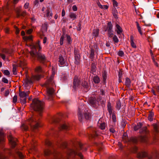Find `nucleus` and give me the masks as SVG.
I'll use <instances>...</instances> for the list:
<instances>
[{"instance_id":"obj_1","label":"nucleus","mask_w":159,"mask_h":159,"mask_svg":"<svg viewBox=\"0 0 159 159\" xmlns=\"http://www.w3.org/2000/svg\"><path fill=\"white\" fill-rule=\"evenodd\" d=\"M30 47L31 49L30 54L31 56L34 58L37 57L38 60L42 63H44L46 61L45 56L43 54L37 53V50L39 51L41 49L40 42L38 41L35 45H30Z\"/></svg>"},{"instance_id":"obj_2","label":"nucleus","mask_w":159,"mask_h":159,"mask_svg":"<svg viewBox=\"0 0 159 159\" xmlns=\"http://www.w3.org/2000/svg\"><path fill=\"white\" fill-rule=\"evenodd\" d=\"M79 148H76L75 149H69L68 150L67 152V159H69L70 157H73L75 155H78L80 157V159H83V155L79 151L82 150L83 151H85L87 150V148L81 143H79Z\"/></svg>"},{"instance_id":"obj_3","label":"nucleus","mask_w":159,"mask_h":159,"mask_svg":"<svg viewBox=\"0 0 159 159\" xmlns=\"http://www.w3.org/2000/svg\"><path fill=\"white\" fill-rule=\"evenodd\" d=\"M26 124H23L21 126V128L22 129L25 131H27L28 129V127L26 125L27 124H29L30 126L31 129L33 130L36 129L39 126V123L34 118L32 117L28 119L26 122Z\"/></svg>"},{"instance_id":"obj_4","label":"nucleus","mask_w":159,"mask_h":159,"mask_svg":"<svg viewBox=\"0 0 159 159\" xmlns=\"http://www.w3.org/2000/svg\"><path fill=\"white\" fill-rule=\"evenodd\" d=\"M31 107L34 111L40 112L39 115L41 116V112L43 111V109L44 102L38 99L34 98L33 100Z\"/></svg>"},{"instance_id":"obj_5","label":"nucleus","mask_w":159,"mask_h":159,"mask_svg":"<svg viewBox=\"0 0 159 159\" xmlns=\"http://www.w3.org/2000/svg\"><path fill=\"white\" fill-rule=\"evenodd\" d=\"M54 85L55 83L53 80H47L45 83L41 84V85L42 87L47 88V93L48 96L49 97L48 99L52 97L54 93V90L53 89L50 87L53 86Z\"/></svg>"},{"instance_id":"obj_6","label":"nucleus","mask_w":159,"mask_h":159,"mask_svg":"<svg viewBox=\"0 0 159 159\" xmlns=\"http://www.w3.org/2000/svg\"><path fill=\"white\" fill-rule=\"evenodd\" d=\"M140 133H142L144 134H145V135H141L139 138V140L142 142H146L147 141L148 139L147 134H148L149 132L147 129L146 127H143L142 129L140 131Z\"/></svg>"},{"instance_id":"obj_7","label":"nucleus","mask_w":159,"mask_h":159,"mask_svg":"<svg viewBox=\"0 0 159 159\" xmlns=\"http://www.w3.org/2000/svg\"><path fill=\"white\" fill-rule=\"evenodd\" d=\"M19 66L22 68L23 71L25 70L24 73L26 74L27 71V68L25 67L26 63L25 58L22 56L20 57L18 61Z\"/></svg>"},{"instance_id":"obj_8","label":"nucleus","mask_w":159,"mask_h":159,"mask_svg":"<svg viewBox=\"0 0 159 159\" xmlns=\"http://www.w3.org/2000/svg\"><path fill=\"white\" fill-rule=\"evenodd\" d=\"M19 95L20 97V101L23 104H25L26 102L27 94L24 91H21L19 89Z\"/></svg>"},{"instance_id":"obj_9","label":"nucleus","mask_w":159,"mask_h":159,"mask_svg":"<svg viewBox=\"0 0 159 159\" xmlns=\"http://www.w3.org/2000/svg\"><path fill=\"white\" fill-rule=\"evenodd\" d=\"M8 138L9 142L11 145L12 147L14 148L16 144L17 139L13 137L11 135L8 136Z\"/></svg>"},{"instance_id":"obj_10","label":"nucleus","mask_w":159,"mask_h":159,"mask_svg":"<svg viewBox=\"0 0 159 159\" xmlns=\"http://www.w3.org/2000/svg\"><path fill=\"white\" fill-rule=\"evenodd\" d=\"M58 64L61 66H64L65 65L66 59H65L62 56H60L58 58Z\"/></svg>"},{"instance_id":"obj_11","label":"nucleus","mask_w":159,"mask_h":159,"mask_svg":"<svg viewBox=\"0 0 159 159\" xmlns=\"http://www.w3.org/2000/svg\"><path fill=\"white\" fill-rule=\"evenodd\" d=\"M36 141L35 140H33L31 143V145L30 146V150H29V153H31L32 152L35 151H36V144L35 143Z\"/></svg>"},{"instance_id":"obj_12","label":"nucleus","mask_w":159,"mask_h":159,"mask_svg":"<svg viewBox=\"0 0 159 159\" xmlns=\"http://www.w3.org/2000/svg\"><path fill=\"white\" fill-rule=\"evenodd\" d=\"M69 126L68 123H65L61 125L60 128V130H67L69 129Z\"/></svg>"},{"instance_id":"obj_13","label":"nucleus","mask_w":159,"mask_h":159,"mask_svg":"<svg viewBox=\"0 0 159 159\" xmlns=\"http://www.w3.org/2000/svg\"><path fill=\"white\" fill-rule=\"evenodd\" d=\"M23 38L24 40L26 42H31L33 41V36L32 35L24 36Z\"/></svg>"},{"instance_id":"obj_14","label":"nucleus","mask_w":159,"mask_h":159,"mask_svg":"<svg viewBox=\"0 0 159 159\" xmlns=\"http://www.w3.org/2000/svg\"><path fill=\"white\" fill-rule=\"evenodd\" d=\"M22 82L25 87L31 86L33 83L32 80H23Z\"/></svg>"},{"instance_id":"obj_15","label":"nucleus","mask_w":159,"mask_h":159,"mask_svg":"<svg viewBox=\"0 0 159 159\" xmlns=\"http://www.w3.org/2000/svg\"><path fill=\"white\" fill-rule=\"evenodd\" d=\"M75 63L77 65H79L80 63V56L79 54L75 55Z\"/></svg>"},{"instance_id":"obj_16","label":"nucleus","mask_w":159,"mask_h":159,"mask_svg":"<svg viewBox=\"0 0 159 159\" xmlns=\"http://www.w3.org/2000/svg\"><path fill=\"white\" fill-rule=\"evenodd\" d=\"M134 38L133 35H131L130 37V43L132 47L134 48H136V45L134 42Z\"/></svg>"},{"instance_id":"obj_17","label":"nucleus","mask_w":159,"mask_h":159,"mask_svg":"<svg viewBox=\"0 0 159 159\" xmlns=\"http://www.w3.org/2000/svg\"><path fill=\"white\" fill-rule=\"evenodd\" d=\"M107 110L110 115H111L112 113L113 107L111 106V103L110 102H108L107 104Z\"/></svg>"},{"instance_id":"obj_18","label":"nucleus","mask_w":159,"mask_h":159,"mask_svg":"<svg viewBox=\"0 0 159 159\" xmlns=\"http://www.w3.org/2000/svg\"><path fill=\"white\" fill-rule=\"evenodd\" d=\"M99 33V30L98 29H94L92 33L93 36L94 37H97Z\"/></svg>"},{"instance_id":"obj_19","label":"nucleus","mask_w":159,"mask_h":159,"mask_svg":"<svg viewBox=\"0 0 159 159\" xmlns=\"http://www.w3.org/2000/svg\"><path fill=\"white\" fill-rule=\"evenodd\" d=\"M116 32L117 34H120L122 33L123 31L122 29L118 24L116 25Z\"/></svg>"},{"instance_id":"obj_20","label":"nucleus","mask_w":159,"mask_h":159,"mask_svg":"<svg viewBox=\"0 0 159 159\" xmlns=\"http://www.w3.org/2000/svg\"><path fill=\"white\" fill-rule=\"evenodd\" d=\"M147 153L145 152H141L137 154V157L139 158H142L145 157L147 156Z\"/></svg>"},{"instance_id":"obj_21","label":"nucleus","mask_w":159,"mask_h":159,"mask_svg":"<svg viewBox=\"0 0 159 159\" xmlns=\"http://www.w3.org/2000/svg\"><path fill=\"white\" fill-rule=\"evenodd\" d=\"M43 76L40 75H33L32 77L33 80H39L42 78Z\"/></svg>"},{"instance_id":"obj_22","label":"nucleus","mask_w":159,"mask_h":159,"mask_svg":"<svg viewBox=\"0 0 159 159\" xmlns=\"http://www.w3.org/2000/svg\"><path fill=\"white\" fill-rule=\"evenodd\" d=\"M69 16L70 18L72 19V20H74L77 18L76 15L73 12H70L69 13Z\"/></svg>"},{"instance_id":"obj_23","label":"nucleus","mask_w":159,"mask_h":159,"mask_svg":"<svg viewBox=\"0 0 159 159\" xmlns=\"http://www.w3.org/2000/svg\"><path fill=\"white\" fill-rule=\"evenodd\" d=\"M80 80H74L73 82L74 88L75 89L76 88V87L80 85Z\"/></svg>"},{"instance_id":"obj_24","label":"nucleus","mask_w":159,"mask_h":159,"mask_svg":"<svg viewBox=\"0 0 159 159\" xmlns=\"http://www.w3.org/2000/svg\"><path fill=\"white\" fill-rule=\"evenodd\" d=\"M154 116V113L152 111H151L148 114V119L150 121H152L153 120Z\"/></svg>"},{"instance_id":"obj_25","label":"nucleus","mask_w":159,"mask_h":159,"mask_svg":"<svg viewBox=\"0 0 159 159\" xmlns=\"http://www.w3.org/2000/svg\"><path fill=\"white\" fill-rule=\"evenodd\" d=\"M82 85L85 87H87L89 84V80H82Z\"/></svg>"},{"instance_id":"obj_26","label":"nucleus","mask_w":159,"mask_h":159,"mask_svg":"<svg viewBox=\"0 0 159 159\" xmlns=\"http://www.w3.org/2000/svg\"><path fill=\"white\" fill-rule=\"evenodd\" d=\"M52 152H51L49 149L46 148L44 150V154L45 156H48L52 154Z\"/></svg>"},{"instance_id":"obj_27","label":"nucleus","mask_w":159,"mask_h":159,"mask_svg":"<svg viewBox=\"0 0 159 159\" xmlns=\"http://www.w3.org/2000/svg\"><path fill=\"white\" fill-rule=\"evenodd\" d=\"M135 23H136L137 27L139 33L141 35H142L143 34V33L142 32L141 28L139 26V24L137 21Z\"/></svg>"},{"instance_id":"obj_28","label":"nucleus","mask_w":159,"mask_h":159,"mask_svg":"<svg viewBox=\"0 0 159 159\" xmlns=\"http://www.w3.org/2000/svg\"><path fill=\"white\" fill-rule=\"evenodd\" d=\"M96 102V101L95 99L93 98H90L89 100V103L92 105L94 106V104Z\"/></svg>"},{"instance_id":"obj_29","label":"nucleus","mask_w":159,"mask_h":159,"mask_svg":"<svg viewBox=\"0 0 159 159\" xmlns=\"http://www.w3.org/2000/svg\"><path fill=\"white\" fill-rule=\"evenodd\" d=\"M112 25L111 22H109L107 24V31H112Z\"/></svg>"},{"instance_id":"obj_30","label":"nucleus","mask_w":159,"mask_h":159,"mask_svg":"<svg viewBox=\"0 0 159 159\" xmlns=\"http://www.w3.org/2000/svg\"><path fill=\"white\" fill-rule=\"evenodd\" d=\"M79 112V114L78 115V118L80 121H81L82 120V115L81 114L80 112L81 111V109H82V107L80 106L78 108Z\"/></svg>"},{"instance_id":"obj_31","label":"nucleus","mask_w":159,"mask_h":159,"mask_svg":"<svg viewBox=\"0 0 159 159\" xmlns=\"http://www.w3.org/2000/svg\"><path fill=\"white\" fill-rule=\"evenodd\" d=\"M16 153L17 155L18 156V157L22 159L24 158V156L22 154V152H20L18 151H16Z\"/></svg>"},{"instance_id":"obj_32","label":"nucleus","mask_w":159,"mask_h":159,"mask_svg":"<svg viewBox=\"0 0 159 159\" xmlns=\"http://www.w3.org/2000/svg\"><path fill=\"white\" fill-rule=\"evenodd\" d=\"M52 75L51 76L50 79V80H52L54 78V76L56 73V70L53 67L52 68Z\"/></svg>"},{"instance_id":"obj_33","label":"nucleus","mask_w":159,"mask_h":159,"mask_svg":"<svg viewBox=\"0 0 159 159\" xmlns=\"http://www.w3.org/2000/svg\"><path fill=\"white\" fill-rule=\"evenodd\" d=\"M94 50L93 49H91L90 50V58L93 60L94 56Z\"/></svg>"},{"instance_id":"obj_34","label":"nucleus","mask_w":159,"mask_h":159,"mask_svg":"<svg viewBox=\"0 0 159 159\" xmlns=\"http://www.w3.org/2000/svg\"><path fill=\"white\" fill-rule=\"evenodd\" d=\"M42 68L40 66L37 67L35 69V72L36 73H40L42 72Z\"/></svg>"},{"instance_id":"obj_35","label":"nucleus","mask_w":159,"mask_h":159,"mask_svg":"<svg viewBox=\"0 0 159 159\" xmlns=\"http://www.w3.org/2000/svg\"><path fill=\"white\" fill-rule=\"evenodd\" d=\"M66 39L68 44H70L71 43L72 39L69 35H66Z\"/></svg>"},{"instance_id":"obj_36","label":"nucleus","mask_w":159,"mask_h":159,"mask_svg":"<svg viewBox=\"0 0 159 159\" xmlns=\"http://www.w3.org/2000/svg\"><path fill=\"white\" fill-rule=\"evenodd\" d=\"M115 126L112 125H110L109 126V131L112 133H114L115 132Z\"/></svg>"},{"instance_id":"obj_37","label":"nucleus","mask_w":159,"mask_h":159,"mask_svg":"<svg viewBox=\"0 0 159 159\" xmlns=\"http://www.w3.org/2000/svg\"><path fill=\"white\" fill-rule=\"evenodd\" d=\"M129 141L133 143H136L137 142L138 140L136 138L132 137L130 139Z\"/></svg>"},{"instance_id":"obj_38","label":"nucleus","mask_w":159,"mask_h":159,"mask_svg":"<svg viewBox=\"0 0 159 159\" xmlns=\"http://www.w3.org/2000/svg\"><path fill=\"white\" fill-rule=\"evenodd\" d=\"M68 74L67 73L62 74L61 75V78L63 80H66L68 78Z\"/></svg>"},{"instance_id":"obj_39","label":"nucleus","mask_w":159,"mask_h":159,"mask_svg":"<svg viewBox=\"0 0 159 159\" xmlns=\"http://www.w3.org/2000/svg\"><path fill=\"white\" fill-rule=\"evenodd\" d=\"M12 71L13 74L16 75L17 74L16 66L15 65L13 66Z\"/></svg>"},{"instance_id":"obj_40","label":"nucleus","mask_w":159,"mask_h":159,"mask_svg":"<svg viewBox=\"0 0 159 159\" xmlns=\"http://www.w3.org/2000/svg\"><path fill=\"white\" fill-rule=\"evenodd\" d=\"M121 107V102L120 101H118L116 103V109L118 110H120Z\"/></svg>"},{"instance_id":"obj_41","label":"nucleus","mask_w":159,"mask_h":159,"mask_svg":"<svg viewBox=\"0 0 159 159\" xmlns=\"http://www.w3.org/2000/svg\"><path fill=\"white\" fill-rule=\"evenodd\" d=\"M46 11V16L47 17H48L50 16H52V13H50V11L49 9H48Z\"/></svg>"},{"instance_id":"obj_42","label":"nucleus","mask_w":159,"mask_h":159,"mask_svg":"<svg viewBox=\"0 0 159 159\" xmlns=\"http://www.w3.org/2000/svg\"><path fill=\"white\" fill-rule=\"evenodd\" d=\"M4 138V134L0 132V142L3 141Z\"/></svg>"},{"instance_id":"obj_43","label":"nucleus","mask_w":159,"mask_h":159,"mask_svg":"<svg viewBox=\"0 0 159 159\" xmlns=\"http://www.w3.org/2000/svg\"><path fill=\"white\" fill-rule=\"evenodd\" d=\"M153 126L154 129L155 131L157 133L158 132V125L157 124H154L153 125Z\"/></svg>"},{"instance_id":"obj_44","label":"nucleus","mask_w":159,"mask_h":159,"mask_svg":"<svg viewBox=\"0 0 159 159\" xmlns=\"http://www.w3.org/2000/svg\"><path fill=\"white\" fill-rule=\"evenodd\" d=\"M113 7L115 8L118 6V3L116 0H112Z\"/></svg>"},{"instance_id":"obj_45","label":"nucleus","mask_w":159,"mask_h":159,"mask_svg":"<svg viewBox=\"0 0 159 159\" xmlns=\"http://www.w3.org/2000/svg\"><path fill=\"white\" fill-rule=\"evenodd\" d=\"M113 40L114 42L116 43H117L119 42V40L117 37L116 35H114L113 37Z\"/></svg>"},{"instance_id":"obj_46","label":"nucleus","mask_w":159,"mask_h":159,"mask_svg":"<svg viewBox=\"0 0 159 159\" xmlns=\"http://www.w3.org/2000/svg\"><path fill=\"white\" fill-rule=\"evenodd\" d=\"M112 120L114 122H115L116 121V117L115 114L114 113H112Z\"/></svg>"},{"instance_id":"obj_47","label":"nucleus","mask_w":159,"mask_h":159,"mask_svg":"<svg viewBox=\"0 0 159 159\" xmlns=\"http://www.w3.org/2000/svg\"><path fill=\"white\" fill-rule=\"evenodd\" d=\"M131 82L130 80H125V85L127 87H129L130 85Z\"/></svg>"},{"instance_id":"obj_48","label":"nucleus","mask_w":159,"mask_h":159,"mask_svg":"<svg viewBox=\"0 0 159 159\" xmlns=\"http://www.w3.org/2000/svg\"><path fill=\"white\" fill-rule=\"evenodd\" d=\"M100 128L102 129H104L105 128V124L104 123H102L100 124L99 126Z\"/></svg>"},{"instance_id":"obj_49","label":"nucleus","mask_w":159,"mask_h":159,"mask_svg":"<svg viewBox=\"0 0 159 159\" xmlns=\"http://www.w3.org/2000/svg\"><path fill=\"white\" fill-rule=\"evenodd\" d=\"M102 76L103 77V80H106L107 78V73L105 71L103 72L102 73Z\"/></svg>"},{"instance_id":"obj_50","label":"nucleus","mask_w":159,"mask_h":159,"mask_svg":"<svg viewBox=\"0 0 159 159\" xmlns=\"http://www.w3.org/2000/svg\"><path fill=\"white\" fill-rule=\"evenodd\" d=\"M64 39V36L63 35H62L60 39V44L61 45H62L63 44Z\"/></svg>"},{"instance_id":"obj_51","label":"nucleus","mask_w":159,"mask_h":159,"mask_svg":"<svg viewBox=\"0 0 159 159\" xmlns=\"http://www.w3.org/2000/svg\"><path fill=\"white\" fill-rule=\"evenodd\" d=\"M84 116H85V118L86 119H89L90 117V114L89 113L87 112L85 113L84 114Z\"/></svg>"},{"instance_id":"obj_52","label":"nucleus","mask_w":159,"mask_h":159,"mask_svg":"<svg viewBox=\"0 0 159 159\" xmlns=\"http://www.w3.org/2000/svg\"><path fill=\"white\" fill-rule=\"evenodd\" d=\"M3 73L5 75L7 76H9L10 74L9 71L7 70H4L3 71Z\"/></svg>"},{"instance_id":"obj_53","label":"nucleus","mask_w":159,"mask_h":159,"mask_svg":"<svg viewBox=\"0 0 159 159\" xmlns=\"http://www.w3.org/2000/svg\"><path fill=\"white\" fill-rule=\"evenodd\" d=\"M21 7H20L18 9V8H17L16 9V11L17 12L18 16H19L20 15V10L21 9Z\"/></svg>"},{"instance_id":"obj_54","label":"nucleus","mask_w":159,"mask_h":159,"mask_svg":"<svg viewBox=\"0 0 159 159\" xmlns=\"http://www.w3.org/2000/svg\"><path fill=\"white\" fill-rule=\"evenodd\" d=\"M10 93V91L9 89H7L5 90L4 95L5 97L7 96Z\"/></svg>"},{"instance_id":"obj_55","label":"nucleus","mask_w":159,"mask_h":159,"mask_svg":"<svg viewBox=\"0 0 159 159\" xmlns=\"http://www.w3.org/2000/svg\"><path fill=\"white\" fill-rule=\"evenodd\" d=\"M112 31H108V35L109 37L110 38L112 37H113V34L112 33Z\"/></svg>"},{"instance_id":"obj_56","label":"nucleus","mask_w":159,"mask_h":159,"mask_svg":"<svg viewBox=\"0 0 159 159\" xmlns=\"http://www.w3.org/2000/svg\"><path fill=\"white\" fill-rule=\"evenodd\" d=\"M122 74H123L122 71L121 70H120L119 71V74H118V76H119V79L121 78V77L122 76Z\"/></svg>"},{"instance_id":"obj_57","label":"nucleus","mask_w":159,"mask_h":159,"mask_svg":"<svg viewBox=\"0 0 159 159\" xmlns=\"http://www.w3.org/2000/svg\"><path fill=\"white\" fill-rule=\"evenodd\" d=\"M33 30L32 29H29L27 30L26 31V33L27 34H30L33 32Z\"/></svg>"},{"instance_id":"obj_58","label":"nucleus","mask_w":159,"mask_h":159,"mask_svg":"<svg viewBox=\"0 0 159 159\" xmlns=\"http://www.w3.org/2000/svg\"><path fill=\"white\" fill-rule=\"evenodd\" d=\"M17 96L16 95H15L13 97L12 99V102L13 103H15L17 102Z\"/></svg>"},{"instance_id":"obj_59","label":"nucleus","mask_w":159,"mask_h":159,"mask_svg":"<svg viewBox=\"0 0 159 159\" xmlns=\"http://www.w3.org/2000/svg\"><path fill=\"white\" fill-rule=\"evenodd\" d=\"M126 134H124V136H123V139H125V142H127L129 140L128 137L126 136Z\"/></svg>"},{"instance_id":"obj_60","label":"nucleus","mask_w":159,"mask_h":159,"mask_svg":"<svg viewBox=\"0 0 159 159\" xmlns=\"http://www.w3.org/2000/svg\"><path fill=\"white\" fill-rule=\"evenodd\" d=\"M66 146V142L62 143L61 145V147L62 148H65Z\"/></svg>"},{"instance_id":"obj_61","label":"nucleus","mask_w":159,"mask_h":159,"mask_svg":"<svg viewBox=\"0 0 159 159\" xmlns=\"http://www.w3.org/2000/svg\"><path fill=\"white\" fill-rule=\"evenodd\" d=\"M45 144L48 146H50L51 145V143L48 140H46L45 142Z\"/></svg>"},{"instance_id":"obj_62","label":"nucleus","mask_w":159,"mask_h":159,"mask_svg":"<svg viewBox=\"0 0 159 159\" xmlns=\"http://www.w3.org/2000/svg\"><path fill=\"white\" fill-rule=\"evenodd\" d=\"M58 122V120L56 118H53L52 120L51 123H57Z\"/></svg>"},{"instance_id":"obj_63","label":"nucleus","mask_w":159,"mask_h":159,"mask_svg":"<svg viewBox=\"0 0 159 159\" xmlns=\"http://www.w3.org/2000/svg\"><path fill=\"white\" fill-rule=\"evenodd\" d=\"M124 52L122 51H119L118 53V55L120 57L124 55Z\"/></svg>"},{"instance_id":"obj_64","label":"nucleus","mask_w":159,"mask_h":159,"mask_svg":"<svg viewBox=\"0 0 159 159\" xmlns=\"http://www.w3.org/2000/svg\"><path fill=\"white\" fill-rule=\"evenodd\" d=\"M97 4L98 5V6L101 8V9H103V6H102V5L100 3V2H99V1H98L97 2Z\"/></svg>"}]
</instances>
